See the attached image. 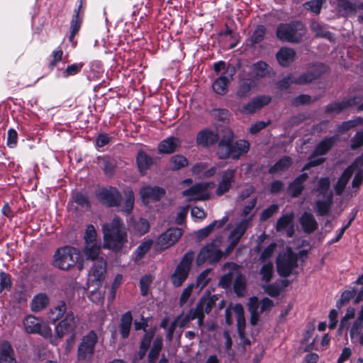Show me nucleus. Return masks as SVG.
<instances>
[{
  "mask_svg": "<svg viewBox=\"0 0 363 363\" xmlns=\"http://www.w3.org/2000/svg\"><path fill=\"white\" fill-rule=\"evenodd\" d=\"M233 138V131L227 126H224L217 128L216 131L209 129L199 131L196 136V143L203 147H208L220 140L217 148L218 157L222 160H238L242 155L248 152L250 143L245 140L234 141Z\"/></svg>",
  "mask_w": 363,
  "mask_h": 363,
  "instance_id": "obj_1",
  "label": "nucleus"
},
{
  "mask_svg": "<svg viewBox=\"0 0 363 363\" xmlns=\"http://www.w3.org/2000/svg\"><path fill=\"white\" fill-rule=\"evenodd\" d=\"M235 293L238 296H243L245 294L246 292V280L245 278L240 274L238 275L233 285Z\"/></svg>",
  "mask_w": 363,
  "mask_h": 363,
  "instance_id": "obj_48",
  "label": "nucleus"
},
{
  "mask_svg": "<svg viewBox=\"0 0 363 363\" xmlns=\"http://www.w3.org/2000/svg\"><path fill=\"white\" fill-rule=\"evenodd\" d=\"M130 228L135 234L142 235L149 231L150 223L145 218H131L130 221Z\"/></svg>",
  "mask_w": 363,
  "mask_h": 363,
  "instance_id": "obj_34",
  "label": "nucleus"
},
{
  "mask_svg": "<svg viewBox=\"0 0 363 363\" xmlns=\"http://www.w3.org/2000/svg\"><path fill=\"white\" fill-rule=\"evenodd\" d=\"M233 310L237 318V328L239 337L243 339L245 337L246 324L243 307L240 303H237L233 306Z\"/></svg>",
  "mask_w": 363,
  "mask_h": 363,
  "instance_id": "obj_30",
  "label": "nucleus"
},
{
  "mask_svg": "<svg viewBox=\"0 0 363 363\" xmlns=\"http://www.w3.org/2000/svg\"><path fill=\"white\" fill-rule=\"evenodd\" d=\"M235 74L234 67H228L212 84L216 93L224 95L228 91V84L232 81Z\"/></svg>",
  "mask_w": 363,
  "mask_h": 363,
  "instance_id": "obj_15",
  "label": "nucleus"
},
{
  "mask_svg": "<svg viewBox=\"0 0 363 363\" xmlns=\"http://www.w3.org/2000/svg\"><path fill=\"white\" fill-rule=\"evenodd\" d=\"M208 188V183H197L190 188L184 190L182 192V194L185 196H189L190 198V201H205L208 199V195L206 193Z\"/></svg>",
  "mask_w": 363,
  "mask_h": 363,
  "instance_id": "obj_17",
  "label": "nucleus"
},
{
  "mask_svg": "<svg viewBox=\"0 0 363 363\" xmlns=\"http://www.w3.org/2000/svg\"><path fill=\"white\" fill-rule=\"evenodd\" d=\"M308 179L307 173L298 176L289 186V192L292 197H298L304 189L303 183Z\"/></svg>",
  "mask_w": 363,
  "mask_h": 363,
  "instance_id": "obj_26",
  "label": "nucleus"
},
{
  "mask_svg": "<svg viewBox=\"0 0 363 363\" xmlns=\"http://www.w3.org/2000/svg\"><path fill=\"white\" fill-rule=\"evenodd\" d=\"M352 176V167H347L334 186L335 194L340 196Z\"/></svg>",
  "mask_w": 363,
  "mask_h": 363,
  "instance_id": "obj_38",
  "label": "nucleus"
},
{
  "mask_svg": "<svg viewBox=\"0 0 363 363\" xmlns=\"http://www.w3.org/2000/svg\"><path fill=\"white\" fill-rule=\"evenodd\" d=\"M263 289L269 296L272 297L278 296L281 291V289L277 284H272L264 286Z\"/></svg>",
  "mask_w": 363,
  "mask_h": 363,
  "instance_id": "obj_63",
  "label": "nucleus"
},
{
  "mask_svg": "<svg viewBox=\"0 0 363 363\" xmlns=\"http://www.w3.org/2000/svg\"><path fill=\"white\" fill-rule=\"evenodd\" d=\"M92 261L93 264L89 270V275L93 278V281H101L106 274V262L103 257Z\"/></svg>",
  "mask_w": 363,
  "mask_h": 363,
  "instance_id": "obj_21",
  "label": "nucleus"
},
{
  "mask_svg": "<svg viewBox=\"0 0 363 363\" xmlns=\"http://www.w3.org/2000/svg\"><path fill=\"white\" fill-rule=\"evenodd\" d=\"M333 194L330 193L324 201L318 200L315 201V209L318 215L320 216L328 214L332 204Z\"/></svg>",
  "mask_w": 363,
  "mask_h": 363,
  "instance_id": "obj_42",
  "label": "nucleus"
},
{
  "mask_svg": "<svg viewBox=\"0 0 363 363\" xmlns=\"http://www.w3.org/2000/svg\"><path fill=\"white\" fill-rule=\"evenodd\" d=\"M101 252V241L89 242L84 244L83 248V253L86 259L95 260L99 259L100 253Z\"/></svg>",
  "mask_w": 363,
  "mask_h": 363,
  "instance_id": "obj_28",
  "label": "nucleus"
},
{
  "mask_svg": "<svg viewBox=\"0 0 363 363\" xmlns=\"http://www.w3.org/2000/svg\"><path fill=\"white\" fill-rule=\"evenodd\" d=\"M25 329L28 333H37L44 337L52 336L51 328L41 320L33 315H28L23 320Z\"/></svg>",
  "mask_w": 363,
  "mask_h": 363,
  "instance_id": "obj_10",
  "label": "nucleus"
},
{
  "mask_svg": "<svg viewBox=\"0 0 363 363\" xmlns=\"http://www.w3.org/2000/svg\"><path fill=\"white\" fill-rule=\"evenodd\" d=\"M350 334L352 339L359 335V342L360 345H363V306L359 313L358 318L350 329Z\"/></svg>",
  "mask_w": 363,
  "mask_h": 363,
  "instance_id": "obj_32",
  "label": "nucleus"
},
{
  "mask_svg": "<svg viewBox=\"0 0 363 363\" xmlns=\"http://www.w3.org/2000/svg\"><path fill=\"white\" fill-rule=\"evenodd\" d=\"M77 327L76 317L72 311L66 313L65 317L55 327L57 337L62 338L65 335L75 333Z\"/></svg>",
  "mask_w": 363,
  "mask_h": 363,
  "instance_id": "obj_11",
  "label": "nucleus"
},
{
  "mask_svg": "<svg viewBox=\"0 0 363 363\" xmlns=\"http://www.w3.org/2000/svg\"><path fill=\"white\" fill-rule=\"evenodd\" d=\"M136 162L140 172L145 174V172L154 164L155 159L141 150L137 154Z\"/></svg>",
  "mask_w": 363,
  "mask_h": 363,
  "instance_id": "obj_29",
  "label": "nucleus"
},
{
  "mask_svg": "<svg viewBox=\"0 0 363 363\" xmlns=\"http://www.w3.org/2000/svg\"><path fill=\"white\" fill-rule=\"evenodd\" d=\"M79 259L80 251L67 245L56 250L53 256V264L60 269L69 270L75 267Z\"/></svg>",
  "mask_w": 363,
  "mask_h": 363,
  "instance_id": "obj_4",
  "label": "nucleus"
},
{
  "mask_svg": "<svg viewBox=\"0 0 363 363\" xmlns=\"http://www.w3.org/2000/svg\"><path fill=\"white\" fill-rule=\"evenodd\" d=\"M0 363H18L14 357V350L8 341H4L1 344Z\"/></svg>",
  "mask_w": 363,
  "mask_h": 363,
  "instance_id": "obj_27",
  "label": "nucleus"
},
{
  "mask_svg": "<svg viewBox=\"0 0 363 363\" xmlns=\"http://www.w3.org/2000/svg\"><path fill=\"white\" fill-rule=\"evenodd\" d=\"M182 234V228H171L160 235L157 245L161 249H167L177 242Z\"/></svg>",
  "mask_w": 363,
  "mask_h": 363,
  "instance_id": "obj_13",
  "label": "nucleus"
},
{
  "mask_svg": "<svg viewBox=\"0 0 363 363\" xmlns=\"http://www.w3.org/2000/svg\"><path fill=\"white\" fill-rule=\"evenodd\" d=\"M104 247L119 251L127 242V233L122 220L116 216L111 223L102 226Z\"/></svg>",
  "mask_w": 363,
  "mask_h": 363,
  "instance_id": "obj_2",
  "label": "nucleus"
},
{
  "mask_svg": "<svg viewBox=\"0 0 363 363\" xmlns=\"http://www.w3.org/2000/svg\"><path fill=\"white\" fill-rule=\"evenodd\" d=\"M180 140L174 137L169 138L162 140L158 146L160 152L164 154H171L176 151L180 146Z\"/></svg>",
  "mask_w": 363,
  "mask_h": 363,
  "instance_id": "obj_33",
  "label": "nucleus"
},
{
  "mask_svg": "<svg viewBox=\"0 0 363 363\" xmlns=\"http://www.w3.org/2000/svg\"><path fill=\"white\" fill-rule=\"evenodd\" d=\"M306 31V28L301 21H293L279 24L276 30V36L281 41L298 44L303 41Z\"/></svg>",
  "mask_w": 363,
  "mask_h": 363,
  "instance_id": "obj_3",
  "label": "nucleus"
},
{
  "mask_svg": "<svg viewBox=\"0 0 363 363\" xmlns=\"http://www.w3.org/2000/svg\"><path fill=\"white\" fill-rule=\"evenodd\" d=\"M152 281V279L151 276H144L140 279V291L143 296H147L148 293V289L150 284Z\"/></svg>",
  "mask_w": 363,
  "mask_h": 363,
  "instance_id": "obj_60",
  "label": "nucleus"
},
{
  "mask_svg": "<svg viewBox=\"0 0 363 363\" xmlns=\"http://www.w3.org/2000/svg\"><path fill=\"white\" fill-rule=\"evenodd\" d=\"M337 140V135L324 138L315 147L314 154L316 155L326 154L332 148Z\"/></svg>",
  "mask_w": 363,
  "mask_h": 363,
  "instance_id": "obj_40",
  "label": "nucleus"
},
{
  "mask_svg": "<svg viewBox=\"0 0 363 363\" xmlns=\"http://www.w3.org/2000/svg\"><path fill=\"white\" fill-rule=\"evenodd\" d=\"M251 218L242 220L230 233L228 239H234L240 242L242 236L250 225Z\"/></svg>",
  "mask_w": 363,
  "mask_h": 363,
  "instance_id": "obj_39",
  "label": "nucleus"
},
{
  "mask_svg": "<svg viewBox=\"0 0 363 363\" xmlns=\"http://www.w3.org/2000/svg\"><path fill=\"white\" fill-rule=\"evenodd\" d=\"M271 101V98L267 96H259L253 98L250 102L245 104L241 112L246 114L255 113L257 110L267 105Z\"/></svg>",
  "mask_w": 363,
  "mask_h": 363,
  "instance_id": "obj_19",
  "label": "nucleus"
},
{
  "mask_svg": "<svg viewBox=\"0 0 363 363\" xmlns=\"http://www.w3.org/2000/svg\"><path fill=\"white\" fill-rule=\"evenodd\" d=\"M298 255L291 248L278 256L277 268L278 274L282 277H288L292 274L294 269L298 267Z\"/></svg>",
  "mask_w": 363,
  "mask_h": 363,
  "instance_id": "obj_7",
  "label": "nucleus"
},
{
  "mask_svg": "<svg viewBox=\"0 0 363 363\" xmlns=\"http://www.w3.org/2000/svg\"><path fill=\"white\" fill-rule=\"evenodd\" d=\"M324 2L325 0H311L306 2L303 6L307 10L317 15L320 13Z\"/></svg>",
  "mask_w": 363,
  "mask_h": 363,
  "instance_id": "obj_49",
  "label": "nucleus"
},
{
  "mask_svg": "<svg viewBox=\"0 0 363 363\" xmlns=\"http://www.w3.org/2000/svg\"><path fill=\"white\" fill-rule=\"evenodd\" d=\"M326 72V67L323 64H317L311 67L306 72L296 77V84L303 85L311 83L319 79Z\"/></svg>",
  "mask_w": 363,
  "mask_h": 363,
  "instance_id": "obj_12",
  "label": "nucleus"
},
{
  "mask_svg": "<svg viewBox=\"0 0 363 363\" xmlns=\"http://www.w3.org/2000/svg\"><path fill=\"white\" fill-rule=\"evenodd\" d=\"M363 145V130L357 132L351 139L350 147L352 150H357Z\"/></svg>",
  "mask_w": 363,
  "mask_h": 363,
  "instance_id": "obj_64",
  "label": "nucleus"
},
{
  "mask_svg": "<svg viewBox=\"0 0 363 363\" xmlns=\"http://www.w3.org/2000/svg\"><path fill=\"white\" fill-rule=\"evenodd\" d=\"M310 28L314 33L315 38H325L330 43L335 42V35L328 30L327 25L318 21H313L310 24Z\"/></svg>",
  "mask_w": 363,
  "mask_h": 363,
  "instance_id": "obj_20",
  "label": "nucleus"
},
{
  "mask_svg": "<svg viewBox=\"0 0 363 363\" xmlns=\"http://www.w3.org/2000/svg\"><path fill=\"white\" fill-rule=\"evenodd\" d=\"M300 224L305 233L311 234L318 229V224L311 213L304 212L299 219Z\"/></svg>",
  "mask_w": 363,
  "mask_h": 363,
  "instance_id": "obj_24",
  "label": "nucleus"
},
{
  "mask_svg": "<svg viewBox=\"0 0 363 363\" xmlns=\"http://www.w3.org/2000/svg\"><path fill=\"white\" fill-rule=\"evenodd\" d=\"M99 164L101 166L106 175L111 177L114 174L116 161L109 157L99 158Z\"/></svg>",
  "mask_w": 363,
  "mask_h": 363,
  "instance_id": "obj_44",
  "label": "nucleus"
},
{
  "mask_svg": "<svg viewBox=\"0 0 363 363\" xmlns=\"http://www.w3.org/2000/svg\"><path fill=\"white\" fill-rule=\"evenodd\" d=\"M266 33V28L262 25H259L257 26L256 29L254 30L252 35L250 37V40L252 43H259L263 40L264 35Z\"/></svg>",
  "mask_w": 363,
  "mask_h": 363,
  "instance_id": "obj_52",
  "label": "nucleus"
},
{
  "mask_svg": "<svg viewBox=\"0 0 363 363\" xmlns=\"http://www.w3.org/2000/svg\"><path fill=\"white\" fill-rule=\"evenodd\" d=\"M356 294V289H352L351 290L345 291L342 295L340 300L337 301V307L340 308L345 303H348Z\"/></svg>",
  "mask_w": 363,
  "mask_h": 363,
  "instance_id": "obj_53",
  "label": "nucleus"
},
{
  "mask_svg": "<svg viewBox=\"0 0 363 363\" xmlns=\"http://www.w3.org/2000/svg\"><path fill=\"white\" fill-rule=\"evenodd\" d=\"M189 164L188 160L182 155L172 156L169 160V167L172 170L177 171L186 167Z\"/></svg>",
  "mask_w": 363,
  "mask_h": 363,
  "instance_id": "obj_46",
  "label": "nucleus"
},
{
  "mask_svg": "<svg viewBox=\"0 0 363 363\" xmlns=\"http://www.w3.org/2000/svg\"><path fill=\"white\" fill-rule=\"evenodd\" d=\"M218 300V296L207 295L203 296L197 303L195 307V315H198V325L199 327L203 326L205 314H208Z\"/></svg>",
  "mask_w": 363,
  "mask_h": 363,
  "instance_id": "obj_9",
  "label": "nucleus"
},
{
  "mask_svg": "<svg viewBox=\"0 0 363 363\" xmlns=\"http://www.w3.org/2000/svg\"><path fill=\"white\" fill-rule=\"evenodd\" d=\"M155 329H150L148 332H146L141 340L140 346L149 349L150 343L155 336Z\"/></svg>",
  "mask_w": 363,
  "mask_h": 363,
  "instance_id": "obj_61",
  "label": "nucleus"
},
{
  "mask_svg": "<svg viewBox=\"0 0 363 363\" xmlns=\"http://www.w3.org/2000/svg\"><path fill=\"white\" fill-rule=\"evenodd\" d=\"M317 100L318 98L312 99L311 96L308 94H301L292 100V104L295 106H298L303 104H309Z\"/></svg>",
  "mask_w": 363,
  "mask_h": 363,
  "instance_id": "obj_56",
  "label": "nucleus"
},
{
  "mask_svg": "<svg viewBox=\"0 0 363 363\" xmlns=\"http://www.w3.org/2000/svg\"><path fill=\"white\" fill-rule=\"evenodd\" d=\"M294 219V213L293 212L287 213L281 216L276 225V230L280 232L283 230L286 229L289 226L293 225V220Z\"/></svg>",
  "mask_w": 363,
  "mask_h": 363,
  "instance_id": "obj_45",
  "label": "nucleus"
},
{
  "mask_svg": "<svg viewBox=\"0 0 363 363\" xmlns=\"http://www.w3.org/2000/svg\"><path fill=\"white\" fill-rule=\"evenodd\" d=\"M97 234L93 225H89L84 233V244L100 241L96 238Z\"/></svg>",
  "mask_w": 363,
  "mask_h": 363,
  "instance_id": "obj_51",
  "label": "nucleus"
},
{
  "mask_svg": "<svg viewBox=\"0 0 363 363\" xmlns=\"http://www.w3.org/2000/svg\"><path fill=\"white\" fill-rule=\"evenodd\" d=\"M165 190L160 186H147L140 189L143 199L159 201L165 195Z\"/></svg>",
  "mask_w": 363,
  "mask_h": 363,
  "instance_id": "obj_23",
  "label": "nucleus"
},
{
  "mask_svg": "<svg viewBox=\"0 0 363 363\" xmlns=\"http://www.w3.org/2000/svg\"><path fill=\"white\" fill-rule=\"evenodd\" d=\"M292 164V160L288 156L281 157L269 169L270 174H275L277 172L286 171Z\"/></svg>",
  "mask_w": 363,
  "mask_h": 363,
  "instance_id": "obj_43",
  "label": "nucleus"
},
{
  "mask_svg": "<svg viewBox=\"0 0 363 363\" xmlns=\"http://www.w3.org/2000/svg\"><path fill=\"white\" fill-rule=\"evenodd\" d=\"M253 86V80L250 79H242L239 83L238 88L236 91V96L240 99L247 98Z\"/></svg>",
  "mask_w": 363,
  "mask_h": 363,
  "instance_id": "obj_41",
  "label": "nucleus"
},
{
  "mask_svg": "<svg viewBox=\"0 0 363 363\" xmlns=\"http://www.w3.org/2000/svg\"><path fill=\"white\" fill-rule=\"evenodd\" d=\"M252 74L256 79L270 77L274 74L270 66L263 61L257 62L252 65Z\"/></svg>",
  "mask_w": 363,
  "mask_h": 363,
  "instance_id": "obj_22",
  "label": "nucleus"
},
{
  "mask_svg": "<svg viewBox=\"0 0 363 363\" xmlns=\"http://www.w3.org/2000/svg\"><path fill=\"white\" fill-rule=\"evenodd\" d=\"M273 274L274 266L272 262L264 264L259 270V274L262 277L261 279L265 283H269L272 280Z\"/></svg>",
  "mask_w": 363,
  "mask_h": 363,
  "instance_id": "obj_47",
  "label": "nucleus"
},
{
  "mask_svg": "<svg viewBox=\"0 0 363 363\" xmlns=\"http://www.w3.org/2000/svg\"><path fill=\"white\" fill-rule=\"evenodd\" d=\"M336 4L337 11L342 16L354 15L358 9L355 4L349 0H337Z\"/></svg>",
  "mask_w": 363,
  "mask_h": 363,
  "instance_id": "obj_36",
  "label": "nucleus"
},
{
  "mask_svg": "<svg viewBox=\"0 0 363 363\" xmlns=\"http://www.w3.org/2000/svg\"><path fill=\"white\" fill-rule=\"evenodd\" d=\"M49 297L45 293L35 295L30 302L32 311L38 312L45 308L49 304Z\"/></svg>",
  "mask_w": 363,
  "mask_h": 363,
  "instance_id": "obj_37",
  "label": "nucleus"
},
{
  "mask_svg": "<svg viewBox=\"0 0 363 363\" xmlns=\"http://www.w3.org/2000/svg\"><path fill=\"white\" fill-rule=\"evenodd\" d=\"M220 242L221 238L219 237L203 247L197 256L196 264L201 266L206 261L210 263L218 262L223 257V252L218 249Z\"/></svg>",
  "mask_w": 363,
  "mask_h": 363,
  "instance_id": "obj_6",
  "label": "nucleus"
},
{
  "mask_svg": "<svg viewBox=\"0 0 363 363\" xmlns=\"http://www.w3.org/2000/svg\"><path fill=\"white\" fill-rule=\"evenodd\" d=\"M98 342V335L90 330L82 337L77 347V360L81 363H91Z\"/></svg>",
  "mask_w": 363,
  "mask_h": 363,
  "instance_id": "obj_5",
  "label": "nucleus"
},
{
  "mask_svg": "<svg viewBox=\"0 0 363 363\" xmlns=\"http://www.w3.org/2000/svg\"><path fill=\"white\" fill-rule=\"evenodd\" d=\"M296 52L289 48H281L277 53V59L282 67L289 66L294 60Z\"/></svg>",
  "mask_w": 363,
  "mask_h": 363,
  "instance_id": "obj_31",
  "label": "nucleus"
},
{
  "mask_svg": "<svg viewBox=\"0 0 363 363\" xmlns=\"http://www.w3.org/2000/svg\"><path fill=\"white\" fill-rule=\"evenodd\" d=\"M67 306L65 301H58L48 312V318L50 322L55 323L60 320L66 313Z\"/></svg>",
  "mask_w": 363,
  "mask_h": 363,
  "instance_id": "obj_25",
  "label": "nucleus"
},
{
  "mask_svg": "<svg viewBox=\"0 0 363 363\" xmlns=\"http://www.w3.org/2000/svg\"><path fill=\"white\" fill-rule=\"evenodd\" d=\"M195 308H191L189 312L184 316H182V315H179L177 317V318L175 319V320L177 321V323H178V325L180 327V328H183L189 322H190L191 320H193L194 319L196 318V316H198V315H195Z\"/></svg>",
  "mask_w": 363,
  "mask_h": 363,
  "instance_id": "obj_50",
  "label": "nucleus"
},
{
  "mask_svg": "<svg viewBox=\"0 0 363 363\" xmlns=\"http://www.w3.org/2000/svg\"><path fill=\"white\" fill-rule=\"evenodd\" d=\"M359 101H360V99L353 96L342 101L333 102L325 106V111L326 113H340L342 111L356 105Z\"/></svg>",
  "mask_w": 363,
  "mask_h": 363,
  "instance_id": "obj_18",
  "label": "nucleus"
},
{
  "mask_svg": "<svg viewBox=\"0 0 363 363\" xmlns=\"http://www.w3.org/2000/svg\"><path fill=\"white\" fill-rule=\"evenodd\" d=\"M296 77H294L293 74H288L277 82V88L281 91L286 90L289 88L291 84H295L294 81H296Z\"/></svg>",
  "mask_w": 363,
  "mask_h": 363,
  "instance_id": "obj_57",
  "label": "nucleus"
},
{
  "mask_svg": "<svg viewBox=\"0 0 363 363\" xmlns=\"http://www.w3.org/2000/svg\"><path fill=\"white\" fill-rule=\"evenodd\" d=\"M211 269H206L199 275L196 279V287L202 289L208 284L210 279L208 278V275Z\"/></svg>",
  "mask_w": 363,
  "mask_h": 363,
  "instance_id": "obj_59",
  "label": "nucleus"
},
{
  "mask_svg": "<svg viewBox=\"0 0 363 363\" xmlns=\"http://www.w3.org/2000/svg\"><path fill=\"white\" fill-rule=\"evenodd\" d=\"M133 324V315L130 311H127L122 315L118 325L119 333L123 338L129 336L130 330Z\"/></svg>",
  "mask_w": 363,
  "mask_h": 363,
  "instance_id": "obj_35",
  "label": "nucleus"
},
{
  "mask_svg": "<svg viewBox=\"0 0 363 363\" xmlns=\"http://www.w3.org/2000/svg\"><path fill=\"white\" fill-rule=\"evenodd\" d=\"M279 209V206L277 204H272L267 208L264 209L261 215L260 220L262 221H265L269 218H271L275 213L277 212Z\"/></svg>",
  "mask_w": 363,
  "mask_h": 363,
  "instance_id": "obj_62",
  "label": "nucleus"
},
{
  "mask_svg": "<svg viewBox=\"0 0 363 363\" xmlns=\"http://www.w3.org/2000/svg\"><path fill=\"white\" fill-rule=\"evenodd\" d=\"M98 198L101 203L109 207L118 206L121 201V195L117 189L111 187L101 189Z\"/></svg>",
  "mask_w": 363,
  "mask_h": 363,
  "instance_id": "obj_14",
  "label": "nucleus"
},
{
  "mask_svg": "<svg viewBox=\"0 0 363 363\" xmlns=\"http://www.w3.org/2000/svg\"><path fill=\"white\" fill-rule=\"evenodd\" d=\"M194 257V254L193 252H188L184 255L171 277L172 284L174 286L179 287L182 286L188 277Z\"/></svg>",
  "mask_w": 363,
  "mask_h": 363,
  "instance_id": "obj_8",
  "label": "nucleus"
},
{
  "mask_svg": "<svg viewBox=\"0 0 363 363\" xmlns=\"http://www.w3.org/2000/svg\"><path fill=\"white\" fill-rule=\"evenodd\" d=\"M134 194L132 190H128L126 192V198L124 202L123 211L127 214L130 213L134 206Z\"/></svg>",
  "mask_w": 363,
  "mask_h": 363,
  "instance_id": "obj_55",
  "label": "nucleus"
},
{
  "mask_svg": "<svg viewBox=\"0 0 363 363\" xmlns=\"http://www.w3.org/2000/svg\"><path fill=\"white\" fill-rule=\"evenodd\" d=\"M236 169H226L222 172L221 179L216 190V194L220 196L228 192L235 182Z\"/></svg>",
  "mask_w": 363,
  "mask_h": 363,
  "instance_id": "obj_16",
  "label": "nucleus"
},
{
  "mask_svg": "<svg viewBox=\"0 0 363 363\" xmlns=\"http://www.w3.org/2000/svg\"><path fill=\"white\" fill-rule=\"evenodd\" d=\"M152 241L149 240L141 243L136 249V258L141 259L151 248Z\"/></svg>",
  "mask_w": 363,
  "mask_h": 363,
  "instance_id": "obj_58",
  "label": "nucleus"
},
{
  "mask_svg": "<svg viewBox=\"0 0 363 363\" xmlns=\"http://www.w3.org/2000/svg\"><path fill=\"white\" fill-rule=\"evenodd\" d=\"M330 186V181L328 177L320 178L318 182L316 191L319 194L326 196Z\"/></svg>",
  "mask_w": 363,
  "mask_h": 363,
  "instance_id": "obj_54",
  "label": "nucleus"
}]
</instances>
